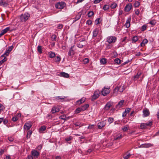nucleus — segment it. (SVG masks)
<instances>
[{
    "mask_svg": "<svg viewBox=\"0 0 159 159\" xmlns=\"http://www.w3.org/2000/svg\"><path fill=\"white\" fill-rule=\"evenodd\" d=\"M122 137V135H118L116 136L114 138V139L115 140H119L121 139Z\"/></svg>",
    "mask_w": 159,
    "mask_h": 159,
    "instance_id": "33",
    "label": "nucleus"
},
{
    "mask_svg": "<svg viewBox=\"0 0 159 159\" xmlns=\"http://www.w3.org/2000/svg\"><path fill=\"white\" fill-rule=\"evenodd\" d=\"M108 122L109 124H111L114 121V119L112 117H109L108 119Z\"/></svg>",
    "mask_w": 159,
    "mask_h": 159,
    "instance_id": "45",
    "label": "nucleus"
},
{
    "mask_svg": "<svg viewBox=\"0 0 159 159\" xmlns=\"http://www.w3.org/2000/svg\"><path fill=\"white\" fill-rule=\"evenodd\" d=\"M102 0H95L94 1V3H98L100 2Z\"/></svg>",
    "mask_w": 159,
    "mask_h": 159,
    "instance_id": "63",
    "label": "nucleus"
},
{
    "mask_svg": "<svg viewBox=\"0 0 159 159\" xmlns=\"http://www.w3.org/2000/svg\"><path fill=\"white\" fill-rule=\"evenodd\" d=\"M132 8V5L130 3H129L126 5L125 7L124 10L125 12H129Z\"/></svg>",
    "mask_w": 159,
    "mask_h": 159,
    "instance_id": "10",
    "label": "nucleus"
},
{
    "mask_svg": "<svg viewBox=\"0 0 159 159\" xmlns=\"http://www.w3.org/2000/svg\"><path fill=\"white\" fill-rule=\"evenodd\" d=\"M143 117H146L149 116L150 114V112L149 110L147 108H145L143 109Z\"/></svg>",
    "mask_w": 159,
    "mask_h": 159,
    "instance_id": "8",
    "label": "nucleus"
},
{
    "mask_svg": "<svg viewBox=\"0 0 159 159\" xmlns=\"http://www.w3.org/2000/svg\"><path fill=\"white\" fill-rule=\"evenodd\" d=\"M66 98L65 96H58L56 97V99L57 100L59 99H63Z\"/></svg>",
    "mask_w": 159,
    "mask_h": 159,
    "instance_id": "49",
    "label": "nucleus"
},
{
    "mask_svg": "<svg viewBox=\"0 0 159 159\" xmlns=\"http://www.w3.org/2000/svg\"><path fill=\"white\" fill-rule=\"evenodd\" d=\"M14 48V47L13 45L9 47H8V49H6V50H7V51L9 52V53H10V52H11V51Z\"/></svg>",
    "mask_w": 159,
    "mask_h": 159,
    "instance_id": "40",
    "label": "nucleus"
},
{
    "mask_svg": "<svg viewBox=\"0 0 159 159\" xmlns=\"http://www.w3.org/2000/svg\"><path fill=\"white\" fill-rule=\"evenodd\" d=\"M94 125H89V126L88 127V129H92L93 128Z\"/></svg>",
    "mask_w": 159,
    "mask_h": 159,
    "instance_id": "64",
    "label": "nucleus"
},
{
    "mask_svg": "<svg viewBox=\"0 0 159 159\" xmlns=\"http://www.w3.org/2000/svg\"><path fill=\"white\" fill-rule=\"evenodd\" d=\"M117 6V4L116 3L114 2L111 5L110 7L112 9H114L116 8Z\"/></svg>",
    "mask_w": 159,
    "mask_h": 159,
    "instance_id": "41",
    "label": "nucleus"
},
{
    "mask_svg": "<svg viewBox=\"0 0 159 159\" xmlns=\"http://www.w3.org/2000/svg\"><path fill=\"white\" fill-rule=\"evenodd\" d=\"M100 62L101 64H104L107 62L106 59L105 58H102L100 60Z\"/></svg>",
    "mask_w": 159,
    "mask_h": 159,
    "instance_id": "32",
    "label": "nucleus"
},
{
    "mask_svg": "<svg viewBox=\"0 0 159 159\" xmlns=\"http://www.w3.org/2000/svg\"><path fill=\"white\" fill-rule=\"evenodd\" d=\"M110 89L109 88H106L104 87L102 89L101 92L103 96H105L110 93Z\"/></svg>",
    "mask_w": 159,
    "mask_h": 159,
    "instance_id": "4",
    "label": "nucleus"
},
{
    "mask_svg": "<svg viewBox=\"0 0 159 159\" xmlns=\"http://www.w3.org/2000/svg\"><path fill=\"white\" fill-rule=\"evenodd\" d=\"M138 37L137 36H134L132 38L133 42H136L138 39Z\"/></svg>",
    "mask_w": 159,
    "mask_h": 159,
    "instance_id": "39",
    "label": "nucleus"
},
{
    "mask_svg": "<svg viewBox=\"0 0 159 159\" xmlns=\"http://www.w3.org/2000/svg\"><path fill=\"white\" fill-rule=\"evenodd\" d=\"M60 76L65 78H68L69 76V75L64 72H61L60 73Z\"/></svg>",
    "mask_w": 159,
    "mask_h": 159,
    "instance_id": "18",
    "label": "nucleus"
},
{
    "mask_svg": "<svg viewBox=\"0 0 159 159\" xmlns=\"http://www.w3.org/2000/svg\"><path fill=\"white\" fill-rule=\"evenodd\" d=\"M109 7L110 6L109 5H105L103 7V9L104 10L106 11L108 10L109 8Z\"/></svg>",
    "mask_w": 159,
    "mask_h": 159,
    "instance_id": "35",
    "label": "nucleus"
},
{
    "mask_svg": "<svg viewBox=\"0 0 159 159\" xmlns=\"http://www.w3.org/2000/svg\"><path fill=\"white\" fill-rule=\"evenodd\" d=\"M89 106V105L88 104H85L84 105L80 107L82 111L86 110Z\"/></svg>",
    "mask_w": 159,
    "mask_h": 159,
    "instance_id": "19",
    "label": "nucleus"
},
{
    "mask_svg": "<svg viewBox=\"0 0 159 159\" xmlns=\"http://www.w3.org/2000/svg\"><path fill=\"white\" fill-rule=\"evenodd\" d=\"M37 50L39 53H42V46L39 45L37 47Z\"/></svg>",
    "mask_w": 159,
    "mask_h": 159,
    "instance_id": "34",
    "label": "nucleus"
},
{
    "mask_svg": "<svg viewBox=\"0 0 159 159\" xmlns=\"http://www.w3.org/2000/svg\"><path fill=\"white\" fill-rule=\"evenodd\" d=\"M156 23V20H153L149 22V23L152 25H154Z\"/></svg>",
    "mask_w": 159,
    "mask_h": 159,
    "instance_id": "37",
    "label": "nucleus"
},
{
    "mask_svg": "<svg viewBox=\"0 0 159 159\" xmlns=\"http://www.w3.org/2000/svg\"><path fill=\"white\" fill-rule=\"evenodd\" d=\"M124 102V100H120L116 106V107L118 108H120L122 107V105Z\"/></svg>",
    "mask_w": 159,
    "mask_h": 159,
    "instance_id": "17",
    "label": "nucleus"
},
{
    "mask_svg": "<svg viewBox=\"0 0 159 159\" xmlns=\"http://www.w3.org/2000/svg\"><path fill=\"white\" fill-rule=\"evenodd\" d=\"M148 147V145L147 144H142L140 145V148H146Z\"/></svg>",
    "mask_w": 159,
    "mask_h": 159,
    "instance_id": "56",
    "label": "nucleus"
},
{
    "mask_svg": "<svg viewBox=\"0 0 159 159\" xmlns=\"http://www.w3.org/2000/svg\"><path fill=\"white\" fill-rule=\"evenodd\" d=\"M9 54V52H8L7 51V50H6V51H5L4 54H2L1 56V57H4L5 55L6 56H8Z\"/></svg>",
    "mask_w": 159,
    "mask_h": 159,
    "instance_id": "48",
    "label": "nucleus"
},
{
    "mask_svg": "<svg viewBox=\"0 0 159 159\" xmlns=\"http://www.w3.org/2000/svg\"><path fill=\"white\" fill-rule=\"evenodd\" d=\"M131 155L129 153H126L123 156L124 159H128Z\"/></svg>",
    "mask_w": 159,
    "mask_h": 159,
    "instance_id": "26",
    "label": "nucleus"
},
{
    "mask_svg": "<svg viewBox=\"0 0 159 159\" xmlns=\"http://www.w3.org/2000/svg\"><path fill=\"white\" fill-rule=\"evenodd\" d=\"M32 155L34 157H37L39 154L38 152L36 151L33 150L32 151Z\"/></svg>",
    "mask_w": 159,
    "mask_h": 159,
    "instance_id": "24",
    "label": "nucleus"
},
{
    "mask_svg": "<svg viewBox=\"0 0 159 159\" xmlns=\"http://www.w3.org/2000/svg\"><path fill=\"white\" fill-rule=\"evenodd\" d=\"M31 126L32 125L30 122H26L24 126V128L25 129L28 130L30 129Z\"/></svg>",
    "mask_w": 159,
    "mask_h": 159,
    "instance_id": "9",
    "label": "nucleus"
},
{
    "mask_svg": "<svg viewBox=\"0 0 159 159\" xmlns=\"http://www.w3.org/2000/svg\"><path fill=\"white\" fill-rule=\"evenodd\" d=\"M86 24L90 25L92 24V21L90 20H88L86 21Z\"/></svg>",
    "mask_w": 159,
    "mask_h": 159,
    "instance_id": "60",
    "label": "nucleus"
},
{
    "mask_svg": "<svg viewBox=\"0 0 159 159\" xmlns=\"http://www.w3.org/2000/svg\"><path fill=\"white\" fill-rule=\"evenodd\" d=\"M60 109V106L58 105L55 106L53 107L51 110V111L52 113H54L59 111Z\"/></svg>",
    "mask_w": 159,
    "mask_h": 159,
    "instance_id": "7",
    "label": "nucleus"
},
{
    "mask_svg": "<svg viewBox=\"0 0 159 159\" xmlns=\"http://www.w3.org/2000/svg\"><path fill=\"white\" fill-rule=\"evenodd\" d=\"M147 26L146 25H143L141 27V30L142 31H145L147 28Z\"/></svg>",
    "mask_w": 159,
    "mask_h": 159,
    "instance_id": "44",
    "label": "nucleus"
},
{
    "mask_svg": "<svg viewBox=\"0 0 159 159\" xmlns=\"http://www.w3.org/2000/svg\"><path fill=\"white\" fill-rule=\"evenodd\" d=\"M60 118L63 120H66L68 118H66V116L65 115H63L60 116L59 117Z\"/></svg>",
    "mask_w": 159,
    "mask_h": 159,
    "instance_id": "38",
    "label": "nucleus"
},
{
    "mask_svg": "<svg viewBox=\"0 0 159 159\" xmlns=\"http://www.w3.org/2000/svg\"><path fill=\"white\" fill-rule=\"evenodd\" d=\"M86 98L84 97L82 98L80 100L77 101L76 102L78 103L79 105H80L81 104L83 103L85 101Z\"/></svg>",
    "mask_w": 159,
    "mask_h": 159,
    "instance_id": "20",
    "label": "nucleus"
},
{
    "mask_svg": "<svg viewBox=\"0 0 159 159\" xmlns=\"http://www.w3.org/2000/svg\"><path fill=\"white\" fill-rule=\"evenodd\" d=\"M65 6V3L64 2H59L56 4L55 7L57 8L62 9Z\"/></svg>",
    "mask_w": 159,
    "mask_h": 159,
    "instance_id": "5",
    "label": "nucleus"
},
{
    "mask_svg": "<svg viewBox=\"0 0 159 159\" xmlns=\"http://www.w3.org/2000/svg\"><path fill=\"white\" fill-rule=\"evenodd\" d=\"M8 140L10 142H12L14 140V138L12 137H8Z\"/></svg>",
    "mask_w": 159,
    "mask_h": 159,
    "instance_id": "58",
    "label": "nucleus"
},
{
    "mask_svg": "<svg viewBox=\"0 0 159 159\" xmlns=\"http://www.w3.org/2000/svg\"><path fill=\"white\" fill-rule=\"evenodd\" d=\"M48 56L49 57L52 58L55 56V54L54 52L50 51L48 53Z\"/></svg>",
    "mask_w": 159,
    "mask_h": 159,
    "instance_id": "22",
    "label": "nucleus"
},
{
    "mask_svg": "<svg viewBox=\"0 0 159 159\" xmlns=\"http://www.w3.org/2000/svg\"><path fill=\"white\" fill-rule=\"evenodd\" d=\"M100 18H98L97 19H96L95 21V24L97 25L100 24Z\"/></svg>",
    "mask_w": 159,
    "mask_h": 159,
    "instance_id": "54",
    "label": "nucleus"
},
{
    "mask_svg": "<svg viewBox=\"0 0 159 159\" xmlns=\"http://www.w3.org/2000/svg\"><path fill=\"white\" fill-rule=\"evenodd\" d=\"M63 25L61 24H59L57 26V28L58 29H61L62 28Z\"/></svg>",
    "mask_w": 159,
    "mask_h": 159,
    "instance_id": "61",
    "label": "nucleus"
},
{
    "mask_svg": "<svg viewBox=\"0 0 159 159\" xmlns=\"http://www.w3.org/2000/svg\"><path fill=\"white\" fill-rule=\"evenodd\" d=\"M30 17V15L28 13H25L21 14L19 16L20 21L22 22H26Z\"/></svg>",
    "mask_w": 159,
    "mask_h": 159,
    "instance_id": "1",
    "label": "nucleus"
},
{
    "mask_svg": "<svg viewBox=\"0 0 159 159\" xmlns=\"http://www.w3.org/2000/svg\"><path fill=\"white\" fill-rule=\"evenodd\" d=\"M152 121H149L146 123H142L140 125L141 129H145L147 126H150L152 125Z\"/></svg>",
    "mask_w": 159,
    "mask_h": 159,
    "instance_id": "3",
    "label": "nucleus"
},
{
    "mask_svg": "<svg viewBox=\"0 0 159 159\" xmlns=\"http://www.w3.org/2000/svg\"><path fill=\"white\" fill-rule=\"evenodd\" d=\"M74 47V46H71V47L68 53V56H70L71 55L74 54V51L73 50V48Z\"/></svg>",
    "mask_w": 159,
    "mask_h": 159,
    "instance_id": "21",
    "label": "nucleus"
},
{
    "mask_svg": "<svg viewBox=\"0 0 159 159\" xmlns=\"http://www.w3.org/2000/svg\"><path fill=\"white\" fill-rule=\"evenodd\" d=\"M100 93V91L99 90H96L95 91L93 95L92 100H94L96 99L99 96V94Z\"/></svg>",
    "mask_w": 159,
    "mask_h": 159,
    "instance_id": "6",
    "label": "nucleus"
},
{
    "mask_svg": "<svg viewBox=\"0 0 159 159\" xmlns=\"http://www.w3.org/2000/svg\"><path fill=\"white\" fill-rule=\"evenodd\" d=\"M2 122H3V123L4 125H6L7 123L8 122V120L6 118L4 119L3 118V120Z\"/></svg>",
    "mask_w": 159,
    "mask_h": 159,
    "instance_id": "51",
    "label": "nucleus"
},
{
    "mask_svg": "<svg viewBox=\"0 0 159 159\" xmlns=\"http://www.w3.org/2000/svg\"><path fill=\"white\" fill-rule=\"evenodd\" d=\"M129 129V126L128 125H125L123 126L122 128V129L123 131L124 132L126 131Z\"/></svg>",
    "mask_w": 159,
    "mask_h": 159,
    "instance_id": "29",
    "label": "nucleus"
},
{
    "mask_svg": "<svg viewBox=\"0 0 159 159\" xmlns=\"http://www.w3.org/2000/svg\"><path fill=\"white\" fill-rule=\"evenodd\" d=\"M61 60V58L59 57H57L55 59L56 61L59 62Z\"/></svg>",
    "mask_w": 159,
    "mask_h": 159,
    "instance_id": "57",
    "label": "nucleus"
},
{
    "mask_svg": "<svg viewBox=\"0 0 159 159\" xmlns=\"http://www.w3.org/2000/svg\"><path fill=\"white\" fill-rule=\"evenodd\" d=\"M105 125L104 121H102L99 122L98 124V126L99 129H101Z\"/></svg>",
    "mask_w": 159,
    "mask_h": 159,
    "instance_id": "15",
    "label": "nucleus"
},
{
    "mask_svg": "<svg viewBox=\"0 0 159 159\" xmlns=\"http://www.w3.org/2000/svg\"><path fill=\"white\" fill-rule=\"evenodd\" d=\"M116 40V38L114 36H109L107 38V42L109 43H115Z\"/></svg>",
    "mask_w": 159,
    "mask_h": 159,
    "instance_id": "2",
    "label": "nucleus"
},
{
    "mask_svg": "<svg viewBox=\"0 0 159 159\" xmlns=\"http://www.w3.org/2000/svg\"><path fill=\"white\" fill-rule=\"evenodd\" d=\"M32 133V132L30 130L28 132L26 135V138L27 139H29L30 138Z\"/></svg>",
    "mask_w": 159,
    "mask_h": 159,
    "instance_id": "31",
    "label": "nucleus"
},
{
    "mask_svg": "<svg viewBox=\"0 0 159 159\" xmlns=\"http://www.w3.org/2000/svg\"><path fill=\"white\" fill-rule=\"evenodd\" d=\"M130 20L131 18L130 17H128L124 25L126 28H128L130 26Z\"/></svg>",
    "mask_w": 159,
    "mask_h": 159,
    "instance_id": "13",
    "label": "nucleus"
},
{
    "mask_svg": "<svg viewBox=\"0 0 159 159\" xmlns=\"http://www.w3.org/2000/svg\"><path fill=\"white\" fill-rule=\"evenodd\" d=\"M99 31V30L98 28H96L94 29L93 32V37H96L98 34Z\"/></svg>",
    "mask_w": 159,
    "mask_h": 159,
    "instance_id": "16",
    "label": "nucleus"
},
{
    "mask_svg": "<svg viewBox=\"0 0 159 159\" xmlns=\"http://www.w3.org/2000/svg\"><path fill=\"white\" fill-rule=\"evenodd\" d=\"M10 30V28L9 27H7L5 29H4L3 30L1 31V33L3 35L5 34L8 31H9Z\"/></svg>",
    "mask_w": 159,
    "mask_h": 159,
    "instance_id": "23",
    "label": "nucleus"
},
{
    "mask_svg": "<svg viewBox=\"0 0 159 159\" xmlns=\"http://www.w3.org/2000/svg\"><path fill=\"white\" fill-rule=\"evenodd\" d=\"M124 90L123 86H120L119 87H117L115 89L114 92H119L120 93L122 92Z\"/></svg>",
    "mask_w": 159,
    "mask_h": 159,
    "instance_id": "12",
    "label": "nucleus"
},
{
    "mask_svg": "<svg viewBox=\"0 0 159 159\" xmlns=\"http://www.w3.org/2000/svg\"><path fill=\"white\" fill-rule=\"evenodd\" d=\"M148 42V40L146 39H144L142 42L140 43V45L141 47L144 46Z\"/></svg>",
    "mask_w": 159,
    "mask_h": 159,
    "instance_id": "25",
    "label": "nucleus"
},
{
    "mask_svg": "<svg viewBox=\"0 0 159 159\" xmlns=\"http://www.w3.org/2000/svg\"><path fill=\"white\" fill-rule=\"evenodd\" d=\"M18 119L16 116H14L12 118V120L14 122L16 121Z\"/></svg>",
    "mask_w": 159,
    "mask_h": 159,
    "instance_id": "53",
    "label": "nucleus"
},
{
    "mask_svg": "<svg viewBox=\"0 0 159 159\" xmlns=\"http://www.w3.org/2000/svg\"><path fill=\"white\" fill-rule=\"evenodd\" d=\"M81 111H82L80 107L77 108L75 110V112L77 113H79Z\"/></svg>",
    "mask_w": 159,
    "mask_h": 159,
    "instance_id": "46",
    "label": "nucleus"
},
{
    "mask_svg": "<svg viewBox=\"0 0 159 159\" xmlns=\"http://www.w3.org/2000/svg\"><path fill=\"white\" fill-rule=\"evenodd\" d=\"M57 36L55 34H53L52 35L51 38L52 41H55L56 40V38Z\"/></svg>",
    "mask_w": 159,
    "mask_h": 159,
    "instance_id": "50",
    "label": "nucleus"
},
{
    "mask_svg": "<svg viewBox=\"0 0 159 159\" xmlns=\"http://www.w3.org/2000/svg\"><path fill=\"white\" fill-rule=\"evenodd\" d=\"M82 15V13L81 12H79L78 13L77 15L76 16L75 18V19H76L77 20H79L81 16Z\"/></svg>",
    "mask_w": 159,
    "mask_h": 159,
    "instance_id": "28",
    "label": "nucleus"
},
{
    "mask_svg": "<svg viewBox=\"0 0 159 159\" xmlns=\"http://www.w3.org/2000/svg\"><path fill=\"white\" fill-rule=\"evenodd\" d=\"M4 109V107L0 103V113L1 111H3Z\"/></svg>",
    "mask_w": 159,
    "mask_h": 159,
    "instance_id": "52",
    "label": "nucleus"
},
{
    "mask_svg": "<svg viewBox=\"0 0 159 159\" xmlns=\"http://www.w3.org/2000/svg\"><path fill=\"white\" fill-rule=\"evenodd\" d=\"M8 2L5 0H1L0 1V5L3 7H6L8 5Z\"/></svg>",
    "mask_w": 159,
    "mask_h": 159,
    "instance_id": "14",
    "label": "nucleus"
},
{
    "mask_svg": "<svg viewBox=\"0 0 159 159\" xmlns=\"http://www.w3.org/2000/svg\"><path fill=\"white\" fill-rule=\"evenodd\" d=\"M134 11L136 15H138L139 14V9H135L134 10Z\"/></svg>",
    "mask_w": 159,
    "mask_h": 159,
    "instance_id": "59",
    "label": "nucleus"
},
{
    "mask_svg": "<svg viewBox=\"0 0 159 159\" xmlns=\"http://www.w3.org/2000/svg\"><path fill=\"white\" fill-rule=\"evenodd\" d=\"M112 106V103L110 102H107L104 108V110H108Z\"/></svg>",
    "mask_w": 159,
    "mask_h": 159,
    "instance_id": "11",
    "label": "nucleus"
},
{
    "mask_svg": "<svg viewBox=\"0 0 159 159\" xmlns=\"http://www.w3.org/2000/svg\"><path fill=\"white\" fill-rule=\"evenodd\" d=\"M93 15L94 12L93 11H89L88 14V17H91Z\"/></svg>",
    "mask_w": 159,
    "mask_h": 159,
    "instance_id": "36",
    "label": "nucleus"
},
{
    "mask_svg": "<svg viewBox=\"0 0 159 159\" xmlns=\"http://www.w3.org/2000/svg\"><path fill=\"white\" fill-rule=\"evenodd\" d=\"M134 6L135 7H138L139 6V2L135 1L134 4Z\"/></svg>",
    "mask_w": 159,
    "mask_h": 159,
    "instance_id": "47",
    "label": "nucleus"
},
{
    "mask_svg": "<svg viewBox=\"0 0 159 159\" xmlns=\"http://www.w3.org/2000/svg\"><path fill=\"white\" fill-rule=\"evenodd\" d=\"M72 139V137L71 136H70L69 137H67L66 138L65 140L67 141H70Z\"/></svg>",
    "mask_w": 159,
    "mask_h": 159,
    "instance_id": "55",
    "label": "nucleus"
},
{
    "mask_svg": "<svg viewBox=\"0 0 159 159\" xmlns=\"http://www.w3.org/2000/svg\"><path fill=\"white\" fill-rule=\"evenodd\" d=\"M85 41L84 40H82L80 41L79 43H77V46L78 48H82L84 46V45L82 43L83 41Z\"/></svg>",
    "mask_w": 159,
    "mask_h": 159,
    "instance_id": "27",
    "label": "nucleus"
},
{
    "mask_svg": "<svg viewBox=\"0 0 159 159\" xmlns=\"http://www.w3.org/2000/svg\"><path fill=\"white\" fill-rule=\"evenodd\" d=\"M46 127L45 126H41L39 129V132L40 133H42L46 129Z\"/></svg>",
    "mask_w": 159,
    "mask_h": 159,
    "instance_id": "30",
    "label": "nucleus"
},
{
    "mask_svg": "<svg viewBox=\"0 0 159 159\" xmlns=\"http://www.w3.org/2000/svg\"><path fill=\"white\" fill-rule=\"evenodd\" d=\"M139 75H138V73H137V74L134 76V80H136L139 78Z\"/></svg>",
    "mask_w": 159,
    "mask_h": 159,
    "instance_id": "62",
    "label": "nucleus"
},
{
    "mask_svg": "<svg viewBox=\"0 0 159 159\" xmlns=\"http://www.w3.org/2000/svg\"><path fill=\"white\" fill-rule=\"evenodd\" d=\"M114 61L115 63H116L118 64H120L121 61L118 58H116L115 59Z\"/></svg>",
    "mask_w": 159,
    "mask_h": 159,
    "instance_id": "42",
    "label": "nucleus"
},
{
    "mask_svg": "<svg viewBox=\"0 0 159 159\" xmlns=\"http://www.w3.org/2000/svg\"><path fill=\"white\" fill-rule=\"evenodd\" d=\"M7 60V58L6 57H4L3 59L0 61V66L2 65L3 63L5 62Z\"/></svg>",
    "mask_w": 159,
    "mask_h": 159,
    "instance_id": "43",
    "label": "nucleus"
}]
</instances>
